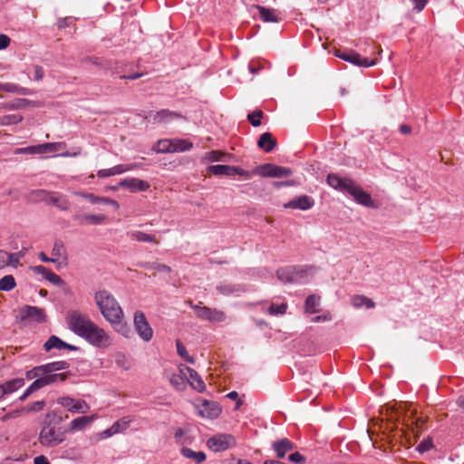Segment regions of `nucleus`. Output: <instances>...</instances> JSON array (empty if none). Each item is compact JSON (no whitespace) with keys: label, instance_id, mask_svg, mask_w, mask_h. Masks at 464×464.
Here are the masks:
<instances>
[{"label":"nucleus","instance_id":"obj_1","mask_svg":"<svg viewBox=\"0 0 464 464\" xmlns=\"http://www.w3.org/2000/svg\"><path fill=\"white\" fill-rule=\"evenodd\" d=\"M327 184L343 193H347L360 205L364 207H373V201L371 195L364 191L358 184L350 178H342L338 174L331 173L326 178Z\"/></svg>","mask_w":464,"mask_h":464},{"label":"nucleus","instance_id":"obj_2","mask_svg":"<svg viewBox=\"0 0 464 464\" xmlns=\"http://www.w3.org/2000/svg\"><path fill=\"white\" fill-rule=\"evenodd\" d=\"M94 301L103 318L111 324H120L123 320V310L111 293L100 290L94 295Z\"/></svg>","mask_w":464,"mask_h":464},{"label":"nucleus","instance_id":"obj_3","mask_svg":"<svg viewBox=\"0 0 464 464\" xmlns=\"http://www.w3.org/2000/svg\"><path fill=\"white\" fill-rule=\"evenodd\" d=\"M314 266H289L276 271L277 278L284 283L304 284L314 275Z\"/></svg>","mask_w":464,"mask_h":464},{"label":"nucleus","instance_id":"obj_4","mask_svg":"<svg viewBox=\"0 0 464 464\" xmlns=\"http://www.w3.org/2000/svg\"><path fill=\"white\" fill-rule=\"evenodd\" d=\"M38 368L43 369L41 373L36 379L20 396V401L26 400L32 393L42 389L43 387L53 383L57 381L58 373V362H50L47 364L40 365Z\"/></svg>","mask_w":464,"mask_h":464},{"label":"nucleus","instance_id":"obj_5","mask_svg":"<svg viewBox=\"0 0 464 464\" xmlns=\"http://www.w3.org/2000/svg\"><path fill=\"white\" fill-rule=\"evenodd\" d=\"M81 338L97 348L107 347L111 344V338L108 334L93 321L87 326Z\"/></svg>","mask_w":464,"mask_h":464},{"label":"nucleus","instance_id":"obj_6","mask_svg":"<svg viewBox=\"0 0 464 464\" xmlns=\"http://www.w3.org/2000/svg\"><path fill=\"white\" fill-rule=\"evenodd\" d=\"M57 413L53 411L46 414L40 432L39 440L43 445L50 446L57 440Z\"/></svg>","mask_w":464,"mask_h":464},{"label":"nucleus","instance_id":"obj_7","mask_svg":"<svg viewBox=\"0 0 464 464\" xmlns=\"http://www.w3.org/2000/svg\"><path fill=\"white\" fill-rule=\"evenodd\" d=\"M91 322L92 319L88 314L77 310L68 312L65 316V323L68 328L79 337H81Z\"/></svg>","mask_w":464,"mask_h":464},{"label":"nucleus","instance_id":"obj_8","mask_svg":"<svg viewBox=\"0 0 464 464\" xmlns=\"http://www.w3.org/2000/svg\"><path fill=\"white\" fill-rule=\"evenodd\" d=\"M237 445L236 438L228 433H218L207 441V446L214 452L225 451Z\"/></svg>","mask_w":464,"mask_h":464},{"label":"nucleus","instance_id":"obj_9","mask_svg":"<svg viewBox=\"0 0 464 464\" xmlns=\"http://www.w3.org/2000/svg\"><path fill=\"white\" fill-rule=\"evenodd\" d=\"M19 319L20 323L26 326L31 323L41 324L45 322L46 314L42 308L24 305L19 310Z\"/></svg>","mask_w":464,"mask_h":464},{"label":"nucleus","instance_id":"obj_10","mask_svg":"<svg viewBox=\"0 0 464 464\" xmlns=\"http://www.w3.org/2000/svg\"><path fill=\"white\" fill-rule=\"evenodd\" d=\"M133 324L135 332L142 341L148 343L152 339L154 332L143 312L136 311L134 313Z\"/></svg>","mask_w":464,"mask_h":464},{"label":"nucleus","instance_id":"obj_11","mask_svg":"<svg viewBox=\"0 0 464 464\" xmlns=\"http://www.w3.org/2000/svg\"><path fill=\"white\" fill-rule=\"evenodd\" d=\"M191 307L195 311V314L198 318L209 323H222L227 319V315L222 310L210 308L208 306H200L198 304L192 305Z\"/></svg>","mask_w":464,"mask_h":464},{"label":"nucleus","instance_id":"obj_12","mask_svg":"<svg viewBox=\"0 0 464 464\" xmlns=\"http://www.w3.org/2000/svg\"><path fill=\"white\" fill-rule=\"evenodd\" d=\"M253 173L261 177L282 178L292 175V169L286 167L266 163L256 167Z\"/></svg>","mask_w":464,"mask_h":464},{"label":"nucleus","instance_id":"obj_13","mask_svg":"<svg viewBox=\"0 0 464 464\" xmlns=\"http://www.w3.org/2000/svg\"><path fill=\"white\" fill-rule=\"evenodd\" d=\"M334 55L345 62H348L358 67H372L375 65V61L361 56L353 50L336 51Z\"/></svg>","mask_w":464,"mask_h":464},{"label":"nucleus","instance_id":"obj_14","mask_svg":"<svg viewBox=\"0 0 464 464\" xmlns=\"http://www.w3.org/2000/svg\"><path fill=\"white\" fill-rule=\"evenodd\" d=\"M150 122L153 124L169 123L175 120L184 119V116L178 111L162 109L158 111H150L146 116Z\"/></svg>","mask_w":464,"mask_h":464},{"label":"nucleus","instance_id":"obj_15","mask_svg":"<svg viewBox=\"0 0 464 464\" xmlns=\"http://www.w3.org/2000/svg\"><path fill=\"white\" fill-rule=\"evenodd\" d=\"M60 405L72 413H87L90 411L89 404L83 400H75L71 397H60Z\"/></svg>","mask_w":464,"mask_h":464},{"label":"nucleus","instance_id":"obj_16","mask_svg":"<svg viewBox=\"0 0 464 464\" xmlns=\"http://www.w3.org/2000/svg\"><path fill=\"white\" fill-rule=\"evenodd\" d=\"M57 150V143H44L34 146L16 149L15 154H45L53 153Z\"/></svg>","mask_w":464,"mask_h":464},{"label":"nucleus","instance_id":"obj_17","mask_svg":"<svg viewBox=\"0 0 464 464\" xmlns=\"http://www.w3.org/2000/svg\"><path fill=\"white\" fill-rule=\"evenodd\" d=\"M139 167L138 163L130 164H119L110 169H100L97 176L101 179H105L111 176L120 175L127 171L133 170Z\"/></svg>","mask_w":464,"mask_h":464},{"label":"nucleus","instance_id":"obj_18","mask_svg":"<svg viewBox=\"0 0 464 464\" xmlns=\"http://www.w3.org/2000/svg\"><path fill=\"white\" fill-rule=\"evenodd\" d=\"M118 187L129 189L130 192H140L148 190L150 184L149 182L137 178H129L122 179L119 183Z\"/></svg>","mask_w":464,"mask_h":464},{"label":"nucleus","instance_id":"obj_19","mask_svg":"<svg viewBox=\"0 0 464 464\" xmlns=\"http://www.w3.org/2000/svg\"><path fill=\"white\" fill-rule=\"evenodd\" d=\"M221 413V408L218 403L209 401H203L198 408V414L204 418L215 419Z\"/></svg>","mask_w":464,"mask_h":464},{"label":"nucleus","instance_id":"obj_20","mask_svg":"<svg viewBox=\"0 0 464 464\" xmlns=\"http://www.w3.org/2000/svg\"><path fill=\"white\" fill-rule=\"evenodd\" d=\"M271 447L277 459H284L287 452L295 449V444L290 440L283 438L274 441Z\"/></svg>","mask_w":464,"mask_h":464},{"label":"nucleus","instance_id":"obj_21","mask_svg":"<svg viewBox=\"0 0 464 464\" xmlns=\"http://www.w3.org/2000/svg\"><path fill=\"white\" fill-rule=\"evenodd\" d=\"M314 205V200L310 196L303 195L290 200L285 205V208L294 209L307 210Z\"/></svg>","mask_w":464,"mask_h":464},{"label":"nucleus","instance_id":"obj_22","mask_svg":"<svg viewBox=\"0 0 464 464\" xmlns=\"http://www.w3.org/2000/svg\"><path fill=\"white\" fill-rule=\"evenodd\" d=\"M97 419L96 415L82 416L72 420L68 428V431H79L84 430Z\"/></svg>","mask_w":464,"mask_h":464},{"label":"nucleus","instance_id":"obj_23","mask_svg":"<svg viewBox=\"0 0 464 464\" xmlns=\"http://www.w3.org/2000/svg\"><path fill=\"white\" fill-rule=\"evenodd\" d=\"M187 372H188V382L190 385L198 392H202L206 389V385L202 378L198 375V373L192 368L186 367Z\"/></svg>","mask_w":464,"mask_h":464},{"label":"nucleus","instance_id":"obj_24","mask_svg":"<svg viewBox=\"0 0 464 464\" xmlns=\"http://www.w3.org/2000/svg\"><path fill=\"white\" fill-rule=\"evenodd\" d=\"M259 17L266 23H277L279 21L276 10L266 8L262 5H256Z\"/></svg>","mask_w":464,"mask_h":464},{"label":"nucleus","instance_id":"obj_25","mask_svg":"<svg viewBox=\"0 0 464 464\" xmlns=\"http://www.w3.org/2000/svg\"><path fill=\"white\" fill-rule=\"evenodd\" d=\"M217 291L224 295H239L245 288L241 285L221 284L217 286Z\"/></svg>","mask_w":464,"mask_h":464},{"label":"nucleus","instance_id":"obj_26","mask_svg":"<svg viewBox=\"0 0 464 464\" xmlns=\"http://www.w3.org/2000/svg\"><path fill=\"white\" fill-rule=\"evenodd\" d=\"M276 145V140L270 132L261 134L257 141V146L266 152H271Z\"/></svg>","mask_w":464,"mask_h":464},{"label":"nucleus","instance_id":"obj_27","mask_svg":"<svg viewBox=\"0 0 464 464\" xmlns=\"http://www.w3.org/2000/svg\"><path fill=\"white\" fill-rule=\"evenodd\" d=\"M207 170L215 176H234L235 167L228 165H211L208 167Z\"/></svg>","mask_w":464,"mask_h":464},{"label":"nucleus","instance_id":"obj_28","mask_svg":"<svg viewBox=\"0 0 464 464\" xmlns=\"http://www.w3.org/2000/svg\"><path fill=\"white\" fill-rule=\"evenodd\" d=\"M170 142H171V146H170L171 153L184 152V151L189 150L193 147L192 142H190L188 140H184V139L170 140Z\"/></svg>","mask_w":464,"mask_h":464},{"label":"nucleus","instance_id":"obj_29","mask_svg":"<svg viewBox=\"0 0 464 464\" xmlns=\"http://www.w3.org/2000/svg\"><path fill=\"white\" fill-rule=\"evenodd\" d=\"M83 197L92 204L103 203L113 206L115 209H118L120 208V204L116 200L111 199L110 198L98 197L92 193L84 194Z\"/></svg>","mask_w":464,"mask_h":464},{"label":"nucleus","instance_id":"obj_30","mask_svg":"<svg viewBox=\"0 0 464 464\" xmlns=\"http://www.w3.org/2000/svg\"><path fill=\"white\" fill-rule=\"evenodd\" d=\"M31 268L35 274L42 275L49 282L53 283V285H58V276L53 273L50 269L44 266H32Z\"/></svg>","mask_w":464,"mask_h":464},{"label":"nucleus","instance_id":"obj_31","mask_svg":"<svg viewBox=\"0 0 464 464\" xmlns=\"http://www.w3.org/2000/svg\"><path fill=\"white\" fill-rule=\"evenodd\" d=\"M79 218L80 223L82 225H98L102 224L106 219V217L102 214H84L82 215Z\"/></svg>","mask_w":464,"mask_h":464},{"label":"nucleus","instance_id":"obj_32","mask_svg":"<svg viewBox=\"0 0 464 464\" xmlns=\"http://www.w3.org/2000/svg\"><path fill=\"white\" fill-rule=\"evenodd\" d=\"M182 456L195 460L196 463H201L206 460V454L203 451H194L189 448L183 447L180 450Z\"/></svg>","mask_w":464,"mask_h":464},{"label":"nucleus","instance_id":"obj_33","mask_svg":"<svg viewBox=\"0 0 464 464\" xmlns=\"http://www.w3.org/2000/svg\"><path fill=\"white\" fill-rule=\"evenodd\" d=\"M320 297L315 295H310L305 299L304 308L305 312L309 314H315L319 312Z\"/></svg>","mask_w":464,"mask_h":464},{"label":"nucleus","instance_id":"obj_34","mask_svg":"<svg viewBox=\"0 0 464 464\" xmlns=\"http://www.w3.org/2000/svg\"><path fill=\"white\" fill-rule=\"evenodd\" d=\"M24 385V381L22 378H16L10 380L8 382H5L4 384H2L3 388L5 391V395L10 394L20 389Z\"/></svg>","mask_w":464,"mask_h":464},{"label":"nucleus","instance_id":"obj_35","mask_svg":"<svg viewBox=\"0 0 464 464\" xmlns=\"http://www.w3.org/2000/svg\"><path fill=\"white\" fill-rule=\"evenodd\" d=\"M130 237L131 239L136 240L138 242H156V237L155 235L147 234L142 231H132L130 234Z\"/></svg>","mask_w":464,"mask_h":464},{"label":"nucleus","instance_id":"obj_36","mask_svg":"<svg viewBox=\"0 0 464 464\" xmlns=\"http://www.w3.org/2000/svg\"><path fill=\"white\" fill-rule=\"evenodd\" d=\"M176 347L178 354L188 363H195V359L190 356L180 340H176Z\"/></svg>","mask_w":464,"mask_h":464},{"label":"nucleus","instance_id":"obj_37","mask_svg":"<svg viewBox=\"0 0 464 464\" xmlns=\"http://www.w3.org/2000/svg\"><path fill=\"white\" fill-rule=\"evenodd\" d=\"M16 285L14 277L11 275L5 276L0 279V291H10Z\"/></svg>","mask_w":464,"mask_h":464},{"label":"nucleus","instance_id":"obj_38","mask_svg":"<svg viewBox=\"0 0 464 464\" xmlns=\"http://www.w3.org/2000/svg\"><path fill=\"white\" fill-rule=\"evenodd\" d=\"M170 146V140H160L153 147V150H155L157 153H171Z\"/></svg>","mask_w":464,"mask_h":464},{"label":"nucleus","instance_id":"obj_39","mask_svg":"<svg viewBox=\"0 0 464 464\" xmlns=\"http://www.w3.org/2000/svg\"><path fill=\"white\" fill-rule=\"evenodd\" d=\"M132 420L130 417H123L121 420L115 421L112 426L117 433L122 432L126 430L129 427Z\"/></svg>","mask_w":464,"mask_h":464},{"label":"nucleus","instance_id":"obj_40","mask_svg":"<svg viewBox=\"0 0 464 464\" xmlns=\"http://www.w3.org/2000/svg\"><path fill=\"white\" fill-rule=\"evenodd\" d=\"M169 382L171 385L177 390H183L185 387V380L183 376L179 373H173L170 376Z\"/></svg>","mask_w":464,"mask_h":464},{"label":"nucleus","instance_id":"obj_41","mask_svg":"<svg viewBox=\"0 0 464 464\" xmlns=\"http://www.w3.org/2000/svg\"><path fill=\"white\" fill-rule=\"evenodd\" d=\"M287 304L285 303L276 304H272L268 308V313L271 315H282L286 312Z\"/></svg>","mask_w":464,"mask_h":464},{"label":"nucleus","instance_id":"obj_42","mask_svg":"<svg viewBox=\"0 0 464 464\" xmlns=\"http://www.w3.org/2000/svg\"><path fill=\"white\" fill-rule=\"evenodd\" d=\"M1 91L7 92H17L21 94H26V89L20 88L17 85L14 83H2L1 85Z\"/></svg>","mask_w":464,"mask_h":464},{"label":"nucleus","instance_id":"obj_43","mask_svg":"<svg viewBox=\"0 0 464 464\" xmlns=\"http://www.w3.org/2000/svg\"><path fill=\"white\" fill-rule=\"evenodd\" d=\"M263 117V111L260 110L255 111L247 115V119L254 127L261 125L260 119Z\"/></svg>","mask_w":464,"mask_h":464},{"label":"nucleus","instance_id":"obj_44","mask_svg":"<svg viewBox=\"0 0 464 464\" xmlns=\"http://www.w3.org/2000/svg\"><path fill=\"white\" fill-rule=\"evenodd\" d=\"M174 439H175L176 443H178V444L189 443V440H188V437L186 436V431L181 428L176 429L175 433H174Z\"/></svg>","mask_w":464,"mask_h":464},{"label":"nucleus","instance_id":"obj_45","mask_svg":"<svg viewBox=\"0 0 464 464\" xmlns=\"http://www.w3.org/2000/svg\"><path fill=\"white\" fill-rule=\"evenodd\" d=\"M23 120L19 114L5 115L1 118V123L4 125L18 123Z\"/></svg>","mask_w":464,"mask_h":464},{"label":"nucleus","instance_id":"obj_46","mask_svg":"<svg viewBox=\"0 0 464 464\" xmlns=\"http://www.w3.org/2000/svg\"><path fill=\"white\" fill-rule=\"evenodd\" d=\"M225 153L218 150L207 152L204 159L210 162L220 161L223 160Z\"/></svg>","mask_w":464,"mask_h":464},{"label":"nucleus","instance_id":"obj_47","mask_svg":"<svg viewBox=\"0 0 464 464\" xmlns=\"http://www.w3.org/2000/svg\"><path fill=\"white\" fill-rule=\"evenodd\" d=\"M74 18L72 17H65L63 19H60V30L62 28L69 27L70 30L68 33L72 34L73 32H75V25L73 24Z\"/></svg>","mask_w":464,"mask_h":464},{"label":"nucleus","instance_id":"obj_48","mask_svg":"<svg viewBox=\"0 0 464 464\" xmlns=\"http://www.w3.org/2000/svg\"><path fill=\"white\" fill-rule=\"evenodd\" d=\"M45 405L44 401H34L29 405H27L25 408H23L22 411L30 412V411H40L44 409Z\"/></svg>","mask_w":464,"mask_h":464},{"label":"nucleus","instance_id":"obj_49","mask_svg":"<svg viewBox=\"0 0 464 464\" xmlns=\"http://www.w3.org/2000/svg\"><path fill=\"white\" fill-rule=\"evenodd\" d=\"M15 254H10L6 251L0 250V269L8 266L10 262H12V257H14Z\"/></svg>","mask_w":464,"mask_h":464},{"label":"nucleus","instance_id":"obj_50","mask_svg":"<svg viewBox=\"0 0 464 464\" xmlns=\"http://www.w3.org/2000/svg\"><path fill=\"white\" fill-rule=\"evenodd\" d=\"M63 295L68 299L72 298V291L70 286L66 285V283L60 278V295Z\"/></svg>","mask_w":464,"mask_h":464},{"label":"nucleus","instance_id":"obj_51","mask_svg":"<svg viewBox=\"0 0 464 464\" xmlns=\"http://www.w3.org/2000/svg\"><path fill=\"white\" fill-rule=\"evenodd\" d=\"M433 443L431 439L423 440L418 446L417 450L420 453H424L432 449Z\"/></svg>","mask_w":464,"mask_h":464},{"label":"nucleus","instance_id":"obj_52","mask_svg":"<svg viewBox=\"0 0 464 464\" xmlns=\"http://www.w3.org/2000/svg\"><path fill=\"white\" fill-rule=\"evenodd\" d=\"M288 459L290 462L295 464H304L305 461V458L299 452H294L288 456Z\"/></svg>","mask_w":464,"mask_h":464},{"label":"nucleus","instance_id":"obj_53","mask_svg":"<svg viewBox=\"0 0 464 464\" xmlns=\"http://www.w3.org/2000/svg\"><path fill=\"white\" fill-rule=\"evenodd\" d=\"M44 348L46 351L51 350L52 348H58V336L52 335L47 342L44 344Z\"/></svg>","mask_w":464,"mask_h":464},{"label":"nucleus","instance_id":"obj_54","mask_svg":"<svg viewBox=\"0 0 464 464\" xmlns=\"http://www.w3.org/2000/svg\"><path fill=\"white\" fill-rule=\"evenodd\" d=\"M43 371V369L41 368H38V366L33 368L32 370L30 371H27L26 372V378L28 380H32V379H38V375L42 374L41 372Z\"/></svg>","mask_w":464,"mask_h":464},{"label":"nucleus","instance_id":"obj_55","mask_svg":"<svg viewBox=\"0 0 464 464\" xmlns=\"http://www.w3.org/2000/svg\"><path fill=\"white\" fill-rule=\"evenodd\" d=\"M365 301H366V296H364V295H355L352 298V304L355 307L363 306Z\"/></svg>","mask_w":464,"mask_h":464},{"label":"nucleus","instance_id":"obj_56","mask_svg":"<svg viewBox=\"0 0 464 464\" xmlns=\"http://www.w3.org/2000/svg\"><path fill=\"white\" fill-rule=\"evenodd\" d=\"M117 434L116 430H114L113 426L110 427L109 429H106L100 432L98 434L99 439H107L109 437H111L112 435Z\"/></svg>","mask_w":464,"mask_h":464},{"label":"nucleus","instance_id":"obj_57","mask_svg":"<svg viewBox=\"0 0 464 464\" xmlns=\"http://www.w3.org/2000/svg\"><path fill=\"white\" fill-rule=\"evenodd\" d=\"M151 267H153V269H156L159 272H163L167 274H169L172 271L170 266L163 264L153 263V266Z\"/></svg>","mask_w":464,"mask_h":464},{"label":"nucleus","instance_id":"obj_58","mask_svg":"<svg viewBox=\"0 0 464 464\" xmlns=\"http://www.w3.org/2000/svg\"><path fill=\"white\" fill-rule=\"evenodd\" d=\"M10 38L3 34H0V50L5 49L10 44Z\"/></svg>","mask_w":464,"mask_h":464},{"label":"nucleus","instance_id":"obj_59","mask_svg":"<svg viewBox=\"0 0 464 464\" xmlns=\"http://www.w3.org/2000/svg\"><path fill=\"white\" fill-rule=\"evenodd\" d=\"M414 3V9L420 12L426 6L428 0H411Z\"/></svg>","mask_w":464,"mask_h":464},{"label":"nucleus","instance_id":"obj_60","mask_svg":"<svg viewBox=\"0 0 464 464\" xmlns=\"http://www.w3.org/2000/svg\"><path fill=\"white\" fill-rule=\"evenodd\" d=\"M62 349H68L71 351H79L80 350V348L78 346L67 343L66 342L60 339V350H62Z\"/></svg>","mask_w":464,"mask_h":464},{"label":"nucleus","instance_id":"obj_61","mask_svg":"<svg viewBox=\"0 0 464 464\" xmlns=\"http://www.w3.org/2000/svg\"><path fill=\"white\" fill-rule=\"evenodd\" d=\"M234 175H239L244 177L245 179H249L251 177V174L248 171L244 170L243 169L238 167H235Z\"/></svg>","mask_w":464,"mask_h":464},{"label":"nucleus","instance_id":"obj_62","mask_svg":"<svg viewBox=\"0 0 464 464\" xmlns=\"http://www.w3.org/2000/svg\"><path fill=\"white\" fill-rule=\"evenodd\" d=\"M44 77V70L41 66L34 67V79L36 81L41 80Z\"/></svg>","mask_w":464,"mask_h":464},{"label":"nucleus","instance_id":"obj_63","mask_svg":"<svg viewBox=\"0 0 464 464\" xmlns=\"http://www.w3.org/2000/svg\"><path fill=\"white\" fill-rule=\"evenodd\" d=\"M118 325L120 326V328H118L117 331L121 333L122 335L128 336V334L130 333V329L128 328V326L125 324H123L122 322Z\"/></svg>","mask_w":464,"mask_h":464},{"label":"nucleus","instance_id":"obj_64","mask_svg":"<svg viewBox=\"0 0 464 464\" xmlns=\"http://www.w3.org/2000/svg\"><path fill=\"white\" fill-rule=\"evenodd\" d=\"M34 464H50L47 458L44 455H40L34 458Z\"/></svg>","mask_w":464,"mask_h":464}]
</instances>
